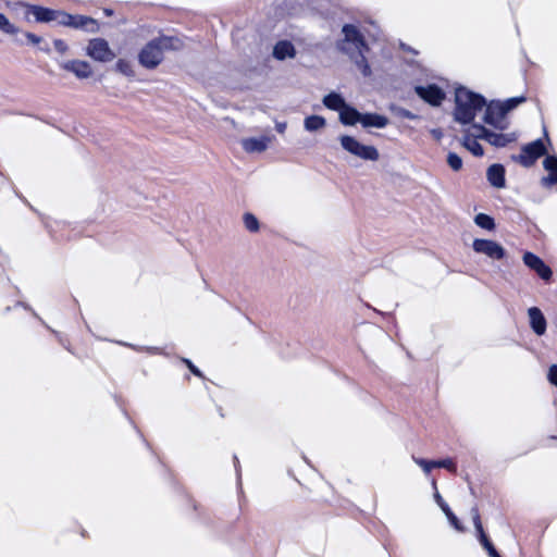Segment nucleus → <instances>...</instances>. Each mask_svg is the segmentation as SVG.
Instances as JSON below:
<instances>
[{
  "label": "nucleus",
  "mask_w": 557,
  "mask_h": 557,
  "mask_svg": "<svg viewBox=\"0 0 557 557\" xmlns=\"http://www.w3.org/2000/svg\"><path fill=\"white\" fill-rule=\"evenodd\" d=\"M183 41L176 36H160L147 42L138 53L139 64L148 70L156 69L163 60L164 52L180 50Z\"/></svg>",
  "instance_id": "obj_1"
},
{
  "label": "nucleus",
  "mask_w": 557,
  "mask_h": 557,
  "mask_svg": "<svg viewBox=\"0 0 557 557\" xmlns=\"http://www.w3.org/2000/svg\"><path fill=\"white\" fill-rule=\"evenodd\" d=\"M486 101L475 92L467 88H458L455 95L454 117L461 124H470L479 112L484 111Z\"/></svg>",
  "instance_id": "obj_2"
},
{
  "label": "nucleus",
  "mask_w": 557,
  "mask_h": 557,
  "mask_svg": "<svg viewBox=\"0 0 557 557\" xmlns=\"http://www.w3.org/2000/svg\"><path fill=\"white\" fill-rule=\"evenodd\" d=\"M525 101V97H513L505 101H491L485 104L483 121L497 129L505 131L509 126L508 113Z\"/></svg>",
  "instance_id": "obj_3"
},
{
  "label": "nucleus",
  "mask_w": 557,
  "mask_h": 557,
  "mask_svg": "<svg viewBox=\"0 0 557 557\" xmlns=\"http://www.w3.org/2000/svg\"><path fill=\"white\" fill-rule=\"evenodd\" d=\"M338 140L346 152L360 160L375 162L380 159V152L374 146L366 145L354 136L341 135Z\"/></svg>",
  "instance_id": "obj_4"
},
{
  "label": "nucleus",
  "mask_w": 557,
  "mask_h": 557,
  "mask_svg": "<svg viewBox=\"0 0 557 557\" xmlns=\"http://www.w3.org/2000/svg\"><path fill=\"white\" fill-rule=\"evenodd\" d=\"M342 32L344 39L339 42L338 47L343 52L348 54L349 58H354L355 52L368 51L369 48L355 25H344Z\"/></svg>",
  "instance_id": "obj_5"
},
{
  "label": "nucleus",
  "mask_w": 557,
  "mask_h": 557,
  "mask_svg": "<svg viewBox=\"0 0 557 557\" xmlns=\"http://www.w3.org/2000/svg\"><path fill=\"white\" fill-rule=\"evenodd\" d=\"M85 52L94 61L101 63L111 62L115 58V53L110 48L109 42L103 38L88 40Z\"/></svg>",
  "instance_id": "obj_6"
},
{
  "label": "nucleus",
  "mask_w": 557,
  "mask_h": 557,
  "mask_svg": "<svg viewBox=\"0 0 557 557\" xmlns=\"http://www.w3.org/2000/svg\"><path fill=\"white\" fill-rule=\"evenodd\" d=\"M472 248L476 253L484 255L493 260H500L506 251L502 245L491 239H474Z\"/></svg>",
  "instance_id": "obj_7"
},
{
  "label": "nucleus",
  "mask_w": 557,
  "mask_h": 557,
  "mask_svg": "<svg viewBox=\"0 0 557 557\" xmlns=\"http://www.w3.org/2000/svg\"><path fill=\"white\" fill-rule=\"evenodd\" d=\"M480 129L479 124H473L467 129H465L462 136V146L469 150L475 157H482L484 154V150L482 146L479 144V139H483L481 133L478 132Z\"/></svg>",
  "instance_id": "obj_8"
},
{
  "label": "nucleus",
  "mask_w": 557,
  "mask_h": 557,
  "mask_svg": "<svg viewBox=\"0 0 557 557\" xmlns=\"http://www.w3.org/2000/svg\"><path fill=\"white\" fill-rule=\"evenodd\" d=\"M546 152L545 145L542 139H536L522 148V153L519 156V161L524 166H531L536 159L544 156Z\"/></svg>",
  "instance_id": "obj_9"
},
{
  "label": "nucleus",
  "mask_w": 557,
  "mask_h": 557,
  "mask_svg": "<svg viewBox=\"0 0 557 557\" xmlns=\"http://www.w3.org/2000/svg\"><path fill=\"white\" fill-rule=\"evenodd\" d=\"M417 95L431 106L437 107L445 99V92L434 84L426 86H416Z\"/></svg>",
  "instance_id": "obj_10"
},
{
  "label": "nucleus",
  "mask_w": 557,
  "mask_h": 557,
  "mask_svg": "<svg viewBox=\"0 0 557 557\" xmlns=\"http://www.w3.org/2000/svg\"><path fill=\"white\" fill-rule=\"evenodd\" d=\"M523 263L534 271L542 280H550L553 272L550 268L536 255L532 252H525L523 255Z\"/></svg>",
  "instance_id": "obj_11"
},
{
  "label": "nucleus",
  "mask_w": 557,
  "mask_h": 557,
  "mask_svg": "<svg viewBox=\"0 0 557 557\" xmlns=\"http://www.w3.org/2000/svg\"><path fill=\"white\" fill-rule=\"evenodd\" d=\"M60 66L71 72L78 79H86L92 75V67L89 62L78 59L66 60L60 63Z\"/></svg>",
  "instance_id": "obj_12"
},
{
  "label": "nucleus",
  "mask_w": 557,
  "mask_h": 557,
  "mask_svg": "<svg viewBox=\"0 0 557 557\" xmlns=\"http://www.w3.org/2000/svg\"><path fill=\"white\" fill-rule=\"evenodd\" d=\"M480 129H478L479 133H481L482 138L486 140L490 145L495 147H505L509 143L513 141L516 139L515 134H502V133H494L488 129H486L484 126L479 125Z\"/></svg>",
  "instance_id": "obj_13"
},
{
  "label": "nucleus",
  "mask_w": 557,
  "mask_h": 557,
  "mask_svg": "<svg viewBox=\"0 0 557 557\" xmlns=\"http://www.w3.org/2000/svg\"><path fill=\"white\" fill-rule=\"evenodd\" d=\"M412 460L423 470L425 474H429L434 468H445L451 472H456V465L450 458L435 461L413 456Z\"/></svg>",
  "instance_id": "obj_14"
},
{
  "label": "nucleus",
  "mask_w": 557,
  "mask_h": 557,
  "mask_svg": "<svg viewBox=\"0 0 557 557\" xmlns=\"http://www.w3.org/2000/svg\"><path fill=\"white\" fill-rule=\"evenodd\" d=\"M71 28L82 29L87 33L96 34L99 32V24L97 20L86 15H71Z\"/></svg>",
  "instance_id": "obj_15"
},
{
  "label": "nucleus",
  "mask_w": 557,
  "mask_h": 557,
  "mask_svg": "<svg viewBox=\"0 0 557 557\" xmlns=\"http://www.w3.org/2000/svg\"><path fill=\"white\" fill-rule=\"evenodd\" d=\"M543 168L548 174L541 178L542 186L552 187L557 185V157L546 156L543 161Z\"/></svg>",
  "instance_id": "obj_16"
},
{
  "label": "nucleus",
  "mask_w": 557,
  "mask_h": 557,
  "mask_svg": "<svg viewBox=\"0 0 557 557\" xmlns=\"http://www.w3.org/2000/svg\"><path fill=\"white\" fill-rule=\"evenodd\" d=\"M270 143L271 138L268 136L249 137L242 139V147L248 153L263 152Z\"/></svg>",
  "instance_id": "obj_17"
},
{
  "label": "nucleus",
  "mask_w": 557,
  "mask_h": 557,
  "mask_svg": "<svg viewBox=\"0 0 557 557\" xmlns=\"http://www.w3.org/2000/svg\"><path fill=\"white\" fill-rule=\"evenodd\" d=\"M273 57L280 61L294 59L296 57V49L290 41L281 40L273 47Z\"/></svg>",
  "instance_id": "obj_18"
},
{
  "label": "nucleus",
  "mask_w": 557,
  "mask_h": 557,
  "mask_svg": "<svg viewBox=\"0 0 557 557\" xmlns=\"http://www.w3.org/2000/svg\"><path fill=\"white\" fill-rule=\"evenodd\" d=\"M388 119L377 113H362L360 124L364 128H384L388 125Z\"/></svg>",
  "instance_id": "obj_19"
},
{
  "label": "nucleus",
  "mask_w": 557,
  "mask_h": 557,
  "mask_svg": "<svg viewBox=\"0 0 557 557\" xmlns=\"http://www.w3.org/2000/svg\"><path fill=\"white\" fill-rule=\"evenodd\" d=\"M361 114L354 107L346 104L343 110L338 113V117L342 124L346 126H354L361 122Z\"/></svg>",
  "instance_id": "obj_20"
},
{
  "label": "nucleus",
  "mask_w": 557,
  "mask_h": 557,
  "mask_svg": "<svg viewBox=\"0 0 557 557\" xmlns=\"http://www.w3.org/2000/svg\"><path fill=\"white\" fill-rule=\"evenodd\" d=\"M487 180L496 188L505 187V169L500 164H493L487 169Z\"/></svg>",
  "instance_id": "obj_21"
},
{
  "label": "nucleus",
  "mask_w": 557,
  "mask_h": 557,
  "mask_svg": "<svg viewBox=\"0 0 557 557\" xmlns=\"http://www.w3.org/2000/svg\"><path fill=\"white\" fill-rule=\"evenodd\" d=\"M29 12L36 18L37 22H52L54 21L57 11L39 5H29Z\"/></svg>",
  "instance_id": "obj_22"
},
{
  "label": "nucleus",
  "mask_w": 557,
  "mask_h": 557,
  "mask_svg": "<svg viewBox=\"0 0 557 557\" xmlns=\"http://www.w3.org/2000/svg\"><path fill=\"white\" fill-rule=\"evenodd\" d=\"M323 104L327 109L337 111L339 113L347 103L342 95L337 92H330L323 98Z\"/></svg>",
  "instance_id": "obj_23"
},
{
  "label": "nucleus",
  "mask_w": 557,
  "mask_h": 557,
  "mask_svg": "<svg viewBox=\"0 0 557 557\" xmlns=\"http://www.w3.org/2000/svg\"><path fill=\"white\" fill-rule=\"evenodd\" d=\"M326 126V120L320 115H309L304 120V127L307 132L313 133L323 129Z\"/></svg>",
  "instance_id": "obj_24"
},
{
  "label": "nucleus",
  "mask_w": 557,
  "mask_h": 557,
  "mask_svg": "<svg viewBox=\"0 0 557 557\" xmlns=\"http://www.w3.org/2000/svg\"><path fill=\"white\" fill-rule=\"evenodd\" d=\"M367 51H359L354 53V58H350L351 61L356 64L358 70L362 73L363 76L368 77L371 75V67L367 61L364 55Z\"/></svg>",
  "instance_id": "obj_25"
},
{
  "label": "nucleus",
  "mask_w": 557,
  "mask_h": 557,
  "mask_svg": "<svg viewBox=\"0 0 557 557\" xmlns=\"http://www.w3.org/2000/svg\"><path fill=\"white\" fill-rule=\"evenodd\" d=\"M530 326L536 335H543L546 331L545 315H529Z\"/></svg>",
  "instance_id": "obj_26"
},
{
  "label": "nucleus",
  "mask_w": 557,
  "mask_h": 557,
  "mask_svg": "<svg viewBox=\"0 0 557 557\" xmlns=\"http://www.w3.org/2000/svg\"><path fill=\"white\" fill-rule=\"evenodd\" d=\"M116 72L122 75L133 78L135 76V71L131 61L126 59H119L114 65Z\"/></svg>",
  "instance_id": "obj_27"
},
{
  "label": "nucleus",
  "mask_w": 557,
  "mask_h": 557,
  "mask_svg": "<svg viewBox=\"0 0 557 557\" xmlns=\"http://www.w3.org/2000/svg\"><path fill=\"white\" fill-rule=\"evenodd\" d=\"M474 223L486 231H493L495 228L494 219L485 213H479L474 216Z\"/></svg>",
  "instance_id": "obj_28"
},
{
  "label": "nucleus",
  "mask_w": 557,
  "mask_h": 557,
  "mask_svg": "<svg viewBox=\"0 0 557 557\" xmlns=\"http://www.w3.org/2000/svg\"><path fill=\"white\" fill-rule=\"evenodd\" d=\"M0 32L8 35H16L18 28L9 21V18L0 12Z\"/></svg>",
  "instance_id": "obj_29"
},
{
  "label": "nucleus",
  "mask_w": 557,
  "mask_h": 557,
  "mask_svg": "<svg viewBox=\"0 0 557 557\" xmlns=\"http://www.w3.org/2000/svg\"><path fill=\"white\" fill-rule=\"evenodd\" d=\"M243 221L246 230L249 232L256 233L259 231V221L252 213H245Z\"/></svg>",
  "instance_id": "obj_30"
},
{
  "label": "nucleus",
  "mask_w": 557,
  "mask_h": 557,
  "mask_svg": "<svg viewBox=\"0 0 557 557\" xmlns=\"http://www.w3.org/2000/svg\"><path fill=\"white\" fill-rule=\"evenodd\" d=\"M471 515H472V520H473V524H474V528L478 532V537H479V541L483 540L484 537H487L484 530H483V527H482V522H481V519H480V515H479V510L476 508H472L471 509Z\"/></svg>",
  "instance_id": "obj_31"
},
{
  "label": "nucleus",
  "mask_w": 557,
  "mask_h": 557,
  "mask_svg": "<svg viewBox=\"0 0 557 557\" xmlns=\"http://www.w3.org/2000/svg\"><path fill=\"white\" fill-rule=\"evenodd\" d=\"M447 164L454 171H459L462 169V159L455 152H449L447 154Z\"/></svg>",
  "instance_id": "obj_32"
},
{
  "label": "nucleus",
  "mask_w": 557,
  "mask_h": 557,
  "mask_svg": "<svg viewBox=\"0 0 557 557\" xmlns=\"http://www.w3.org/2000/svg\"><path fill=\"white\" fill-rule=\"evenodd\" d=\"M71 15L64 11H57L54 21L62 26L70 27L71 24Z\"/></svg>",
  "instance_id": "obj_33"
},
{
  "label": "nucleus",
  "mask_w": 557,
  "mask_h": 557,
  "mask_svg": "<svg viewBox=\"0 0 557 557\" xmlns=\"http://www.w3.org/2000/svg\"><path fill=\"white\" fill-rule=\"evenodd\" d=\"M481 545L484 547V549L487 552L490 557H500L494 545L491 543L488 537H484L480 541Z\"/></svg>",
  "instance_id": "obj_34"
},
{
  "label": "nucleus",
  "mask_w": 557,
  "mask_h": 557,
  "mask_svg": "<svg viewBox=\"0 0 557 557\" xmlns=\"http://www.w3.org/2000/svg\"><path fill=\"white\" fill-rule=\"evenodd\" d=\"M445 516L447 517L449 523L457 530V531H462L463 528L461 527L458 518L455 516V513L449 509Z\"/></svg>",
  "instance_id": "obj_35"
},
{
  "label": "nucleus",
  "mask_w": 557,
  "mask_h": 557,
  "mask_svg": "<svg viewBox=\"0 0 557 557\" xmlns=\"http://www.w3.org/2000/svg\"><path fill=\"white\" fill-rule=\"evenodd\" d=\"M53 47L61 54H65L69 51V46L63 39H54Z\"/></svg>",
  "instance_id": "obj_36"
},
{
  "label": "nucleus",
  "mask_w": 557,
  "mask_h": 557,
  "mask_svg": "<svg viewBox=\"0 0 557 557\" xmlns=\"http://www.w3.org/2000/svg\"><path fill=\"white\" fill-rule=\"evenodd\" d=\"M548 382L557 387V364H552L547 372Z\"/></svg>",
  "instance_id": "obj_37"
},
{
  "label": "nucleus",
  "mask_w": 557,
  "mask_h": 557,
  "mask_svg": "<svg viewBox=\"0 0 557 557\" xmlns=\"http://www.w3.org/2000/svg\"><path fill=\"white\" fill-rule=\"evenodd\" d=\"M121 345H124V346H128V347H132L133 349H136L138 351H147L149 354H159L160 350L158 347H137V346H134V345H131V344H127V343H120Z\"/></svg>",
  "instance_id": "obj_38"
},
{
  "label": "nucleus",
  "mask_w": 557,
  "mask_h": 557,
  "mask_svg": "<svg viewBox=\"0 0 557 557\" xmlns=\"http://www.w3.org/2000/svg\"><path fill=\"white\" fill-rule=\"evenodd\" d=\"M182 361L187 366L193 374L203 377L202 372L189 359L183 358Z\"/></svg>",
  "instance_id": "obj_39"
},
{
  "label": "nucleus",
  "mask_w": 557,
  "mask_h": 557,
  "mask_svg": "<svg viewBox=\"0 0 557 557\" xmlns=\"http://www.w3.org/2000/svg\"><path fill=\"white\" fill-rule=\"evenodd\" d=\"M434 499L444 513H446L450 509L447 503L442 498L441 494L437 491L434 494Z\"/></svg>",
  "instance_id": "obj_40"
},
{
  "label": "nucleus",
  "mask_w": 557,
  "mask_h": 557,
  "mask_svg": "<svg viewBox=\"0 0 557 557\" xmlns=\"http://www.w3.org/2000/svg\"><path fill=\"white\" fill-rule=\"evenodd\" d=\"M26 38L33 45H38L41 41V38L33 33H26Z\"/></svg>",
  "instance_id": "obj_41"
},
{
  "label": "nucleus",
  "mask_w": 557,
  "mask_h": 557,
  "mask_svg": "<svg viewBox=\"0 0 557 557\" xmlns=\"http://www.w3.org/2000/svg\"><path fill=\"white\" fill-rule=\"evenodd\" d=\"M287 128V123L286 122H276L275 123V129L280 133V134H284L285 131Z\"/></svg>",
  "instance_id": "obj_42"
},
{
  "label": "nucleus",
  "mask_w": 557,
  "mask_h": 557,
  "mask_svg": "<svg viewBox=\"0 0 557 557\" xmlns=\"http://www.w3.org/2000/svg\"><path fill=\"white\" fill-rule=\"evenodd\" d=\"M400 115H401L403 117H406V119H409V120H414V119H417V115H416V114H413L412 112H410V111H408V110H405V109L400 111Z\"/></svg>",
  "instance_id": "obj_43"
},
{
  "label": "nucleus",
  "mask_w": 557,
  "mask_h": 557,
  "mask_svg": "<svg viewBox=\"0 0 557 557\" xmlns=\"http://www.w3.org/2000/svg\"><path fill=\"white\" fill-rule=\"evenodd\" d=\"M528 313L536 314V313H542V312L537 307H531V308H529Z\"/></svg>",
  "instance_id": "obj_44"
},
{
  "label": "nucleus",
  "mask_w": 557,
  "mask_h": 557,
  "mask_svg": "<svg viewBox=\"0 0 557 557\" xmlns=\"http://www.w3.org/2000/svg\"><path fill=\"white\" fill-rule=\"evenodd\" d=\"M432 134H433L435 137H437V138H440V137H441V132H440V131H432Z\"/></svg>",
  "instance_id": "obj_45"
},
{
  "label": "nucleus",
  "mask_w": 557,
  "mask_h": 557,
  "mask_svg": "<svg viewBox=\"0 0 557 557\" xmlns=\"http://www.w3.org/2000/svg\"><path fill=\"white\" fill-rule=\"evenodd\" d=\"M104 14L108 15V16L112 15V10L104 9Z\"/></svg>",
  "instance_id": "obj_46"
},
{
  "label": "nucleus",
  "mask_w": 557,
  "mask_h": 557,
  "mask_svg": "<svg viewBox=\"0 0 557 557\" xmlns=\"http://www.w3.org/2000/svg\"><path fill=\"white\" fill-rule=\"evenodd\" d=\"M432 486L436 490V482L432 481Z\"/></svg>",
  "instance_id": "obj_47"
}]
</instances>
